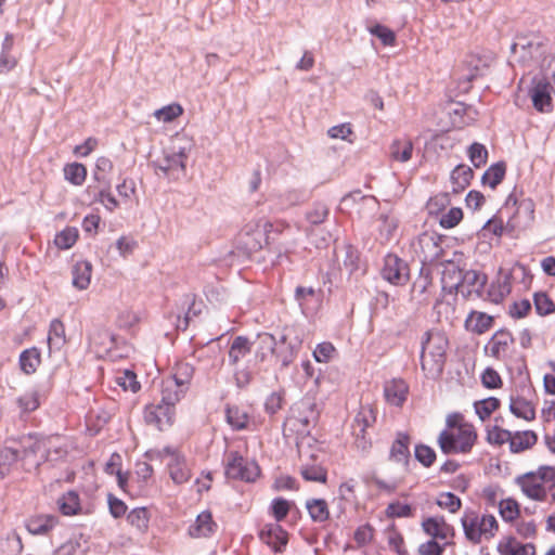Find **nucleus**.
<instances>
[{"mask_svg": "<svg viewBox=\"0 0 555 555\" xmlns=\"http://www.w3.org/2000/svg\"><path fill=\"white\" fill-rule=\"evenodd\" d=\"M302 340L295 338L291 343V351L285 349L275 348L274 357L278 362H280L282 367H287L298 354V351L301 347Z\"/></svg>", "mask_w": 555, "mask_h": 555, "instance_id": "nucleus-45", "label": "nucleus"}, {"mask_svg": "<svg viewBox=\"0 0 555 555\" xmlns=\"http://www.w3.org/2000/svg\"><path fill=\"white\" fill-rule=\"evenodd\" d=\"M477 440L473 425H461L453 430H442L438 436V446L444 454L468 453Z\"/></svg>", "mask_w": 555, "mask_h": 555, "instance_id": "nucleus-3", "label": "nucleus"}, {"mask_svg": "<svg viewBox=\"0 0 555 555\" xmlns=\"http://www.w3.org/2000/svg\"><path fill=\"white\" fill-rule=\"evenodd\" d=\"M500 405L499 399L489 397L475 403V411L480 420L485 421L491 415Z\"/></svg>", "mask_w": 555, "mask_h": 555, "instance_id": "nucleus-48", "label": "nucleus"}, {"mask_svg": "<svg viewBox=\"0 0 555 555\" xmlns=\"http://www.w3.org/2000/svg\"><path fill=\"white\" fill-rule=\"evenodd\" d=\"M301 476L307 481H315L325 483L327 480V472L321 466H306L301 469Z\"/></svg>", "mask_w": 555, "mask_h": 555, "instance_id": "nucleus-55", "label": "nucleus"}, {"mask_svg": "<svg viewBox=\"0 0 555 555\" xmlns=\"http://www.w3.org/2000/svg\"><path fill=\"white\" fill-rule=\"evenodd\" d=\"M328 216V207L325 204H314L306 214L307 220L311 224H321Z\"/></svg>", "mask_w": 555, "mask_h": 555, "instance_id": "nucleus-53", "label": "nucleus"}, {"mask_svg": "<svg viewBox=\"0 0 555 555\" xmlns=\"http://www.w3.org/2000/svg\"><path fill=\"white\" fill-rule=\"evenodd\" d=\"M467 155L470 163L476 167L480 168L487 164L488 150L487 147L478 142H474L467 150Z\"/></svg>", "mask_w": 555, "mask_h": 555, "instance_id": "nucleus-47", "label": "nucleus"}, {"mask_svg": "<svg viewBox=\"0 0 555 555\" xmlns=\"http://www.w3.org/2000/svg\"><path fill=\"white\" fill-rule=\"evenodd\" d=\"M449 340L439 331H428L421 343V367L426 376L436 379L441 376L446 360Z\"/></svg>", "mask_w": 555, "mask_h": 555, "instance_id": "nucleus-1", "label": "nucleus"}, {"mask_svg": "<svg viewBox=\"0 0 555 555\" xmlns=\"http://www.w3.org/2000/svg\"><path fill=\"white\" fill-rule=\"evenodd\" d=\"M77 238V229L66 228L55 236L54 243L61 249H68L76 243Z\"/></svg>", "mask_w": 555, "mask_h": 555, "instance_id": "nucleus-49", "label": "nucleus"}, {"mask_svg": "<svg viewBox=\"0 0 555 555\" xmlns=\"http://www.w3.org/2000/svg\"><path fill=\"white\" fill-rule=\"evenodd\" d=\"M447 544L448 542L440 544L437 540H429L420 545L418 553L420 555H442Z\"/></svg>", "mask_w": 555, "mask_h": 555, "instance_id": "nucleus-64", "label": "nucleus"}, {"mask_svg": "<svg viewBox=\"0 0 555 555\" xmlns=\"http://www.w3.org/2000/svg\"><path fill=\"white\" fill-rule=\"evenodd\" d=\"M225 475L228 478L255 481L259 476V467L253 461H247L238 452L230 451L227 455Z\"/></svg>", "mask_w": 555, "mask_h": 555, "instance_id": "nucleus-10", "label": "nucleus"}, {"mask_svg": "<svg viewBox=\"0 0 555 555\" xmlns=\"http://www.w3.org/2000/svg\"><path fill=\"white\" fill-rule=\"evenodd\" d=\"M183 114V107L178 103H171L154 112V117L162 122H171Z\"/></svg>", "mask_w": 555, "mask_h": 555, "instance_id": "nucleus-46", "label": "nucleus"}, {"mask_svg": "<svg viewBox=\"0 0 555 555\" xmlns=\"http://www.w3.org/2000/svg\"><path fill=\"white\" fill-rule=\"evenodd\" d=\"M450 274L457 279V282L450 286V292L454 288L463 297H469L473 294L481 296L482 289L487 283L486 274L476 270L462 271L454 269L446 272L443 280Z\"/></svg>", "mask_w": 555, "mask_h": 555, "instance_id": "nucleus-8", "label": "nucleus"}, {"mask_svg": "<svg viewBox=\"0 0 555 555\" xmlns=\"http://www.w3.org/2000/svg\"><path fill=\"white\" fill-rule=\"evenodd\" d=\"M109 189H111V186L101 185V188L95 196V201H98L102 205H104V207L107 210L113 211L118 207V202L115 198V196L111 193Z\"/></svg>", "mask_w": 555, "mask_h": 555, "instance_id": "nucleus-61", "label": "nucleus"}, {"mask_svg": "<svg viewBox=\"0 0 555 555\" xmlns=\"http://www.w3.org/2000/svg\"><path fill=\"white\" fill-rule=\"evenodd\" d=\"M498 550L501 555H535L534 544H521L514 538H511L505 544H500Z\"/></svg>", "mask_w": 555, "mask_h": 555, "instance_id": "nucleus-37", "label": "nucleus"}, {"mask_svg": "<svg viewBox=\"0 0 555 555\" xmlns=\"http://www.w3.org/2000/svg\"><path fill=\"white\" fill-rule=\"evenodd\" d=\"M551 86L548 82L539 81L529 91L533 107L541 112L547 113L552 111Z\"/></svg>", "mask_w": 555, "mask_h": 555, "instance_id": "nucleus-23", "label": "nucleus"}, {"mask_svg": "<svg viewBox=\"0 0 555 555\" xmlns=\"http://www.w3.org/2000/svg\"><path fill=\"white\" fill-rule=\"evenodd\" d=\"M545 469L541 466L537 472H529L516 478V483L524 494L534 501H544L547 495V478Z\"/></svg>", "mask_w": 555, "mask_h": 555, "instance_id": "nucleus-9", "label": "nucleus"}, {"mask_svg": "<svg viewBox=\"0 0 555 555\" xmlns=\"http://www.w3.org/2000/svg\"><path fill=\"white\" fill-rule=\"evenodd\" d=\"M192 149L191 140L186 138L178 139L169 150L164 152L162 158L153 162L156 173L170 180L183 178L186 172V160Z\"/></svg>", "mask_w": 555, "mask_h": 555, "instance_id": "nucleus-2", "label": "nucleus"}, {"mask_svg": "<svg viewBox=\"0 0 555 555\" xmlns=\"http://www.w3.org/2000/svg\"><path fill=\"white\" fill-rule=\"evenodd\" d=\"M289 507V502L283 498H276L272 501L271 511L276 524L287 516Z\"/></svg>", "mask_w": 555, "mask_h": 555, "instance_id": "nucleus-63", "label": "nucleus"}, {"mask_svg": "<svg viewBox=\"0 0 555 555\" xmlns=\"http://www.w3.org/2000/svg\"><path fill=\"white\" fill-rule=\"evenodd\" d=\"M499 512L503 520L512 521L519 515V506L515 500H502L499 505Z\"/></svg>", "mask_w": 555, "mask_h": 555, "instance_id": "nucleus-51", "label": "nucleus"}, {"mask_svg": "<svg viewBox=\"0 0 555 555\" xmlns=\"http://www.w3.org/2000/svg\"><path fill=\"white\" fill-rule=\"evenodd\" d=\"M382 276L393 285H404L410 279L409 266L397 255L388 254L384 259Z\"/></svg>", "mask_w": 555, "mask_h": 555, "instance_id": "nucleus-14", "label": "nucleus"}, {"mask_svg": "<svg viewBox=\"0 0 555 555\" xmlns=\"http://www.w3.org/2000/svg\"><path fill=\"white\" fill-rule=\"evenodd\" d=\"M505 170V164L502 162L491 165L482 176V183L495 189L502 182Z\"/></svg>", "mask_w": 555, "mask_h": 555, "instance_id": "nucleus-42", "label": "nucleus"}, {"mask_svg": "<svg viewBox=\"0 0 555 555\" xmlns=\"http://www.w3.org/2000/svg\"><path fill=\"white\" fill-rule=\"evenodd\" d=\"M259 538L274 552H282L288 541L287 532L276 522L264 525L259 532Z\"/></svg>", "mask_w": 555, "mask_h": 555, "instance_id": "nucleus-19", "label": "nucleus"}, {"mask_svg": "<svg viewBox=\"0 0 555 555\" xmlns=\"http://www.w3.org/2000/svg\"><path fill=\"white\" fill-rule=\"evenodd\" d=\"M369 31L372 35L376 36L383 42L384 46H390L391 47L396 42V35H395V33L390 28H388V27H386L384 25L376 24L374 26H371L369 28Z\"/></svg>", "mask_w": 555, "mask_h": 555, "instance_id": "nucleus-57", "label": "nucleus"}, {"mask_svg": "<svg viewBox=\"0 0 555 555\" xmlns=\"http://www.w3.org/2000/svg\"><path fill=\"white\" fill-rule=\"evenodd\" d=\"M63 171L65 179L74 185H81L87 177V168L80 163L68 164Z\"/></svg>", "mask_w": 555, "mask_h": 555, "instance_id": "nucleus-44", "label": "nucleus"}, {"mask_svg": "<svg viewBox=\"0 0 555 555\" xmlns=\"http://www.w3.org/2000/svg\"><path fill=\"white\" fill-rule=\"evenodd\" d=\"M17 404L23 412H33L39 406L36 391H28L17 399Z\"/></svg>", "mask_w": 555, "mask_h": 555, "instance_id": "nucleus-62", "label": "nucleus"}, {"mask_svg": "<svg viewBox=\"0 0 555 555\" xmlns=\"http://www.w3.org/2000/svg\"><path fill=\"white\" fill-rule=\"evenodd\" d=\"M474 172L470 167L466 165L456 166L451 172V181L453 184V192H461L468 186Z\"/></svg>", "mask_w": 555, "mask_h": 555, "instance_id": "nucleus-36", "label": "nucleus"}, {"mask_svg": "<svg viewBox=\"0 0 555 555\" xmlns=\"http://www.w3.org/2000/svg\"><path fill=\"white\" fill-rule=\"evenodd\" d=\"M409 385L402 378H392L384 385V396L390 405L402 406L406 401Z\"/></svg>", "mask_w": 555, "mask_h": 555, "instance_id": "nucleus-20", "label": "nucleus"}, {"mask_svg": "<svg viewBox=\"0 0 555 555\" xmlns=\"http://www.w3.org/2000/svg\"><path fill=\"white\" fill-rule=\"evenodd\" d=\"M43 453L42 461L46 462H57L63 460L69 453V442L61 436L43 437Z\"/></svg>", "mask_w": 555, "mask_h": 555, "instance_id": "nucleus-18", "label": "nucleus"}, {"mask_svg": "<svg viewBox=\"0 0 555 555\" xmlns=\"http://www.w3.org/2000/svg\"><path fill=\"white\" fill-rule=\"evenodd\" d=\"M306 508L314 522H324L330 518L328 505L324 499L307 500Z\"/></svg>", "mask_w": 555, "mask_h": 555, "instance_id": "nucleus-34", "label": "nucleus"}, {"mask_svg": "<svg viewBox=\"0 0 555 555\" xmlns=\"http://www.w3.org/2000/svg\"><path fill=\"white\" fill-rule=\"evenodd\" d=\"M512 439V431L503 429L499 426H494L492 429L488 430L487 440L490 443L502 446L505 442L509 443Z\"/></svg>", "mask_w": 555, "mask_h": 555, "instance_id": "nucleus-59", "label": "nucleus"}, {"mask_svg": "<svg viewBox=\"0 0 555 555\" xmlns=\"http://www.w3.org/2000/svg\"><path fill=\"white\" fill-rule=\"evenodd\" d=\"M92 264L87 260L78 261L73 266L72 284L79 291H85L89 287L91 282Z\"/></svg>", "mask_w": 555, "mask_h": 555, "instance_id": "nucleus-24", "label": "nucleus"}, {"mask_svg": "<svg viewBox=\"0 0 555 555\" xmlns=\"http://www.w3.org/2000/svg\"><path fill=\"white\" fill-rule=\"evenodd\" d=\"M513 345V335L506 330H499L485 346V352L496 360L503 361L507 359Z\"/></svg>", "mask_w": 555, "mask_h": 555, "instance_id": "nucleus-15", "label": "nucleus"}, {"mask_svg": "<svg viewBox=\"0 0 555 555\" xmlns=\"http://www.w3.org/2000/svg\"><path fill=\"white\" fill-rule=\"evenodd\" d=\"M515 60L522 65L538 64L546 54V47L538 34L518 35L511 46Z\"/></svg>", "mask_w": 555, "mask_h": 555, "instance_id": "nucleus-5", "label": "nucleus"}, {"mask_svg": "<svg viewBox=\"0 0 555 555\" xmlns=\"http://www.w3.org/2000/svg\"><path fill=\"white\" fill-rule=\"evenodd\" d=\"M413 143L409 139H396L389 146V156L392 160L406 163L412 158Z\"/></svg>", "mask_w": 555, "mask_h": 555, "instance_id": "nucleus-28", "label": "nucleus"}, {"mask_svg": "<svg viewBox=\"0 0 555 555\" xmlns=\"http://www.w3.org/2000/svg\"><path fill=\"white\" fill-rule=\"evenodd\" d=\"M537 442V435L533 431H517L512 433V439L509 440V450L513 453L522 452L531 448Z\"/></svg>", "mask_w": 555, "mask_h": 555, "instance_id": "nucleus-33", "label": "nucleus"}, {"mask_svg": "<svg viewBox=\"0 0 555 555\" xmlns=\"http://www.w3.org/2000/svg\"><path fill=\"white\" fill-rule=\"evenodd\" d=\"M375 414L371 406H362L352 423V433L356 437L357 447L365 450L370 446L366 438V429L375 423Z\"/></svg>", "mask_w": 555, "mask_h": 555, "instance_id": "nucleus-16", "label": "nucleus"}, {"mask_svg": "<svg viewBox=\"0 0 555 555\" xmlns=\"http://www.w3.org/2000/svg\"><path fill=\"white\" fill-rule=\"evenodd\" d=\"M356 487L357 481L353 478H350L339 485L337 499L340 514L345 513L347 504H351L356 501Z\"/></svg>", "mask_w": 555, "mask_h": 555, "instance_id": "nucleus-35", "label": "nucleus"}, {"mask_svg": "<svg viewBox=\"0 0 555 555\" xmlns=\"http://www.w3.org/2000/svg\"><path fill=\"white\" fill-rule=\"evenodd\" d=\"M251 351V344L245 336H236L229 349V362L236 366Z\"/></svg>", "mask_w": 555, "mask_h": 555, "instance_id": "nucleus-29", "label": "nucleus"}, {"mask_svg": "<svg viewBox=\"0 0 555 555\" xmlns=\"http://www.w3.org/2000/svg\"><path fill=\"white\" fill-rule=\"evenodd\" d=\"M194 375V367L186 362H178L170 376L163 380L162 391L169 400H181L185 395Z\"/></svg>", "mask_w": 555, "mask_h": 555, "instance_id": "nucleus-6", "label": "nucleus"}, {"mask_svg": "<svg viewBox=\"0 0 555 555\" xmlns=\"http://www.w3.org/2000/svg\"><path fill=\"white\" fill-rule=\"evenodd\" d=\"M116 383L122 387L124 390L137 392L140 389V383L137 380V375L129 370H125L116 377Z\"/></svg>", "mask_w": 555, "mask_h": 555, "instance_id": "nucleus-54", "label": "nucleus"}, {"mask_svg": "<svg viewBox=\"0 0 555 555\" xmlns=\"http://www.w3.org/2000/svg\"><path fill=\"white\" fill-rule=\"evenodd\" d=\"M59 524V517L52 514H37L26 519L27 531L33 535H46Z\"/></svg>", "mask_w": 555, "mask_h": 555, "instance_id": "nucleus-21", "label": "nucleus"}, {"mask_svg": "<svg viewBox=\"0 0 555 555\" xmlns=\"http://www.w3.org/2000/svg\"><path fill=\"white\" fill-rule=\"evenodd\" d=\"M437 505L448 509L450 513H456L462 506V501L452 492H442L437 499Z\"/></svg>", "mask_w": 555, "mask_h": 555, "instance_id": "nucleus-50", "label": "nucleus"}, {"mask_svg": "<svg viewBox=\"0 0 555 555\" xmlns=\"http://www.w3.org/2000/svg\"><path fill=\"white\" fill-rule=\"evenodd\" d=\"M415 459L422 463L425 467H429L436 460V453L434 449L425 444H417L415 447Z\"/></svg>", "mask_w": 555, "mask_h": 555, "instance_id": "nucleus-60", "label": "nucleus"}, {"mask_svg": "<svg viewBox=\"0 0 555 555\" xmlns=\"http://www.w3.org/2000/svg\"><path fill=\"white\" fill-rule=\"evenodd\" d=\"M217 524L209 511H203L197 515L195 521L189 527L188 533L191 538H208L217 530Z\"/></svg>", "mask_w": 555, "mask_h": 555, "instance_id": "nucleus-22", "label": "nucleus"}, {"mask_svg": "<svg viewBox=\"0 0 555 555\" xmlns=\"http://www.w3.org/2000/svg\"><path fill=\"white\" fill-rule=\"evenodd\" d=\"M534 307L540 315H547L555 311V304L545 293L534 294Z\"/></svg>", "mask_w": 555, "mask_h": 555, "instance_id": "nucleus-56", "label": "nucleus"}, {"mask_svg": "<svg viewBox=\"0 0 555 555\" xmlns=\"http://www.w3.org/2000/svg\"><path fill=\"white\" fill-rule=\"evenodd\" d=\"M344 267L348 270L349 275L356 279L364 275L366 271L365 266L360 260L359 253L351 247H348L346 250Z\"/></svg>", "mask_w": 555, "mask_h": 555, "instance_id": "nucleus-38", "label": "nucleus"}, {"mask_svg": "<svg viewBox=\"0 0 555 555\" xmlns=\"http://www.w3.org/2000/svg\"><path fill=\"white\" fill-rule=\"evenodd\" d=\"M410 437L405 433H398L390 449V459L406 464L410 456Z\"/></svg>", "mask_w": 555, "mask_h": 555, "instance_id": "nucleus-30", "label": "nucleus"}, {"mask_svg": "<svg viewBox=\"0 0 555 555\" xmlns=\"http://www.w3.org/2000/svg\"><path fill=\"white\" fill-rule=\"evenodd\" d=\"M21 447V462H23L25 469L38 468L43 463V437L29 435L22 440Z\"/></svg>", "mask_w": 555, "mask_h": 555, "instance_id": "nucleus-13", "label": "nucleus"}, {"mask_svg": "<svg viewBox=\"0 0 555 555\" xmlns=\"http://www.w3.org/2000/svg\"><path fill=\"white\" fill-rule=\"evenodd\" d=\"M60 512L65 516L78 515L82 512L78 492L69 490L57 499Z\"/></svg>", "mask_w": 555, "mask_h": 555, "instance_id": "nucleus-26", "label": "nucleus"}, {"mask_svg": "<svg viewBox=\"0 0 555 555\" xmlns=\"http://www.w3.org/2000/svg\"><path fill=\"white\" fill-rule=\"evenodd\" d=\"M86 541H82V535L73 537L65 543L60 545L54 555H83L86 552Z\"/></svg>", "mask_w": 555, "mask_h": 555, "instance_id": "nucleus-41", "label": "nucleus"}, {"mask_svg": "<svg viewBox=\"0 0 555 555\" xmlns=\"http://www.w3.org/2000/svg\"><path fill=\"white\" fill-rule=\"evenodd\" d=\"M493 318L485 312L472 311L465 321L466 330L481 335L492 326Z\"/></svg>", "mask_w": 555, "mask_h": 555, "instance_id": "nucleus-25", "label": "nucleus"}, {"mask_svg": "<svg viewBox=\"0 0 555 555\" xmlns=\"http://www.w3.org/2000/svg\"><path fill=\"white\" fill-rule=\"evenodd\" d=\"M278 341L272 334L262 333L257 337V348L255 357L258 361L263 362L269 354H274Z\"/></svg>", "mask_w": 555, "mask_h": 555, "instance_id": "nucleus-32", "label": "nucleus"}, {"mask_svg": "<svg viewBox=\"0 0 555 555\" xmlns=\"http://www.w3.org/2000/svg\"><path fill=\"white\" fill-rule=\"evenodd\" d=\"M285 227L287 225L283 222L272 223L263 218L247 223L244 228L245 234L255 236V242L249 245V248L254 250L262 248L263 245L269 244L272 232H281Z\"/></svg>", "mask_w": 555, "mask_h": 555, "instance_id": "nucleus-11", "label": "nucleus"}, {"mask_svg": "<svg viewBox=\"0 0 555 555\" xmlns=\"http://www.w3.org/2000/svg\"><path fill=\"white\" fill-rule=\"evenodd\" d=\"M225 420L232 429L243 430L247 428L249 416L245 410L237 405H227Z\"/></svg>", "mask_w": 555, "mask_h": 555, "instance_id": "nucleus-31", "label": "nucleus"}, {"mask_svg": "<svg viewBox=\"0 0 555 555\" xmlns=\"http://www.w3.org/2000/svg\"><path fill=\"white\" fill-rule=\"evenodd\" d=\"M386 515L390 518L412 517L413 508L409 504L392 502L387 506Z\"/></svg>", "mask_w": 555, "mask_h": 555, "instance_id": "nucleus-58", "label": "nucleus"}, {"mask_svg": "<svg viewBox=\"0 0 555 555\" xmlns=\"http://www.w3.org/2000/svg\"><path fill=\"white\" fill-rule=\"evenodd\" d=\"M168 472L172 481L177 485L186 482L191 478V470L186 464L185 457L180 454L173 461L167 463Z\"/></svg>", "mask_w": 555, "mask_h": 555, "instance_id": "nucleus-27", "label": "nucleus"}, {"mask_svg": "<svg viewBox=\"0 0 555 555\" xmlns=\"http://www.w3.org/2000/svg\"><path fill=\"white\" fill-rule=\"evenodd\" d=\"M465 538L474 543L479 544L482 540L492 539L499 525L493 515H478L475 512H465L461 518Z\"/></svg>", "mask_w": 555, "mask_h": 555, "instance_id": "nucleus-4", "label": "nucleus"}, {"mask_svg": "<svg viewBox=\"0 0 555 555\" xmlns=\"http://www.w3.org/2000/svg\"><path fill=\"white\" fill-rule=\"evenodd\" d=\"M40 364V351L33 347L24 350L20 356V366L21 370L30 375L36 372L37 367Z\"/></svg>", "mask_w": 555, "mask_h": 555, "instance_id": "nucleus-39", "label": "nucleus"}, {"mask_svg": "<svg viewBox=\"0 0 555 555\" xmlns=\"http://www.w3.org/2000/svg\"><path fill=\"white\" fill-rule=\"evenodd\" d=\"M509 410L517 417H521L527 421L533 420L535 416V412L532 404L522 398H512Z\"/></svg>", "mask_w": 555, "mask_h": 555, "instance_id": "nucleus-43", "label": "nucleus"}, {"mask_svg": "<svg viewBox=\"0 0 555 555\" xmlns=\"http://www.w3.org/2000/svg\"><path fill=\"white\" fill-rule=\"evenodd\" d=\"M48 340L56 346H62L65 343V326L61 320L51 321Z\"/></svg>", "mask_w": 555, "mask_h": 555, "instance_id": "nucleus-52", "label": "nucleus"}, {"mask_svg": "<svg viewBox=\"0 0 555 555\" xmlns=\"http://www.w3.org/2000/svg\"><path fill=\"white\" fill-rule=\"evenodd\" d=\"M414 253L423 264L438 261L443 253L441 240L434 233H423L413 244Z\"/></svg>", "mask_w": 555, "mask_h": 555, "instance_id": "nucleus-12", "label": "nucleus"}, {"mask_svg": "<svg viewBox=\"0 0 555 555\" xmlns=\"http://www.w3.org/2000/svg\"><path fill=\"white\" fill-rule=\"evenodd\" d=\"M423 531L429 535L430 540L447 542L454 535V529L442 516L427 517L422 521Z\"/></svg>", "mask_w": 555, "mask_h": 555, "instance_id": "nucleus-17", "label": "nucleus"}, {"mask_svg": "<svg viewBox=\"0 0 555 555\" xmlns=\"http://www.w3.org/2000/svg\"><path fill=\"white\" fill-rule=\"evenodd\" d=\"M179 400H169L167 393L162 391L158 402L150 403L144 409V421L158 430H164L172 424L173 411Z\"/></svg>", "mask_w": 555, "mask_h": 555, "instance_id": "nucleus-7", "label": "nucleus"}, {"mask_svg": "<svg viewBox=\"0 0 555 555\" xmlns=\"http://www.w3.org/2000/svg\"><path fill=\"white\" fill-rule=\"evenodd\" d=\"M113 170V163L109 158L101 156L95 162L93 178L101 185L111 186L109 173Z\"/></svg>", "mask_w": 555, "mask_h": 555, "instance_id": "nucleus-40", "label": "nucleus"}]
</instances>
